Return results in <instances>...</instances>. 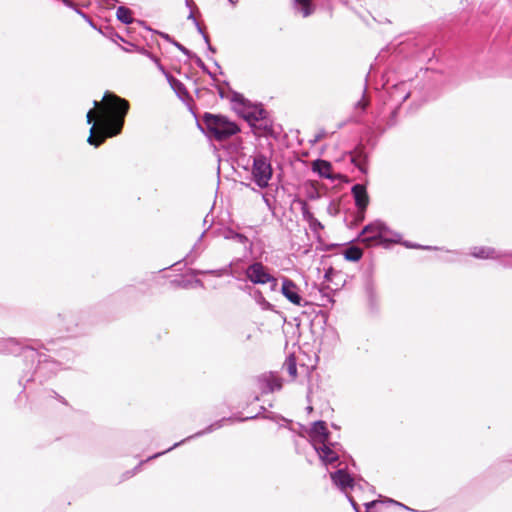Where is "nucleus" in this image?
<instances>
[{
	"mask_svg": "<svg viewBox=\"0 0 512 512\" xmlns=\"http://www.w3.org/2000/svg\"><path fill=\"white\" fill-rule=\"evenodd\" d=\"M194 60H195V63L196 65L204 72L206 73L207 75H209L213 80L216 79L215 77V74L212 73L209 68L205 65V63L202 61V59L196 55V54H193L192 57Z\"/></svg>",
	"mask_w": 512,
	"mask_h": 512,
	"instance_id": "c756f323",
	"label": "nucleus"
},
{
	"mask_svg": "<svg viewBox=\"0 0 512 512\" xmlns=\"http://www.w3.org/2000/svg\"><path fill=\"white\" fill-rule=\"evenodd\" d=\"M364 92H366V87L364 88ZM369 105V101L365 98V93H363L362 99H360L356 104L355 108L365 111L367 106Z\"/></svg>",
	"mask_w": 512,
	"mask_h": 512,
	"instance_id": "c9c22d12",
	"label": "nucleus"
},
{
	"mask_svg": "<svg viewBox=\"0 0 512 512\" xmlns=\"http://www.w3.org/2000/svg\"><path fill=\"white\" fill-rule=\"evenodd\" d=\"M387 233H391L387 225L380 220H376L365 225L356 240L370 247L380 242H388V240L384 238V235Z\"/></svg>",
	"mask_w": 512,
	"mask_h": 512,
	"instance_id": "39448f33",
	"label": "nucleus"
},
{
	"mask_svg": "<svg viewBox=\"0 0 512 512\" xmlns=\"http://www.w3.org/2000/svg\"><path fill=\"white\" fill-rule=\"evenodd\" d=\"M394 238L389 240V242L392 243H400L401 242V234L399 233H393Z\"/></svg>",
	"mask_w": 512,
	"mask_h": 512,
	"instance_id": "603ef678",
	"label": "nucleus"
},
{
	"mask_svg": "<svg viewBox=\"0 0 512 512\" xmlns=\"http://www.w3.org/2000/svg\"><path fill=\"white\" fill-rule=\"evenodd\" d=\"M86 121L88 124L94 123V110L90 109L86 115Z\"/></svg>",
	"mask_w": 512,
	"mask_h": 512,
	"instance_id": "a18cd8bd",
	"label": "nucleus"
},
{
	"mask_svg": "<svg viewBox=\"0 0 512 512\" xmlns=\"http://www.w3.org/2000/svg\"><path fill=\"white\" fill-rule=\"evenodd\" d=\"M195 249H196V245H194V247L192 248V250H191L190 254H188V255L186 256V258H187V259H189L191 263H192V262L194 261V259L196 258V256H194L193 258H191V254L193 253V251H194Z\"/></svg>",
	"mask_w": 512,
	"mask_h": 512,
	"instance_id": "052dcab7",
	"label": "nucleus"
},
{
	"mask_svg": "<svg viewBox=\"0 0 512 512\" xmlns=\"http://www.w3.org/2000/svg\"><path fill=\"white\" fill-rule=\"evenodd\" d=\"M301 213L303 219L308 223L315 218L314 214L310 211L309 206L305 201H301Z\"/></svg>",
	"mask_w": 512,
	"mask_h": 512,
	"instance_id": "2f4dec72",
	"label": "nucleus"
},
{
	"mask_svg": "<svg viewBox=\"0 0 512 512\" xmlns=\"http://www.w3.org/2000/svg\"><path fill=\"white\" fill-rule=\"evenodd\" d=\"M155 33L159 34L163 39H165L167 42L173 44V41H175L169 34L167 33H164V32H160V31H155Z\"/></svg>",
	"mask_w": 512,
	"mask_h": 512,
	"instance_id": "c03bdc74",
	"label": "nucleus"
},
{
	"mask_svg": "<svg viewBox=\"0 0 512 512\" xmlns=\"http://www.w3.org/2000/svg\"><path fill=\"white\" fill-rule=\"evenodd\" d=\"M377 504V501L376 500H373V501H369L367 503L364 504L365 508H366V512H369V510L374 507L375 505Z\"/></svg>",
	"mask_w": 512,
	"mask_h": 512,
	"instance_id": "3c124183",
	"label": "nucleus"
},
{
	"mask_svg": "<svg viewBox=\"0 0 512 512\" xmlns=\"http://www.w3.org/2000/svg\"><path fill=\"white\" fill-rule=\"evenodd\" d=\"M225 239L235 240L238 243L245 244L248 242V237L244 234L235 232L232 229H228L224 235Z\"/></svg>",
	"mask_w": 512,
	"mask_h": 512,
	"instance_id": "c85d7f7f",
	"label": "nucleus"
},
{
	"mask_svg": "<svg viewBox=\"0 0 512 512\" xmlns=\"http://www.w3.org/2000/svg\"><path fill=\"white\" fill-rule=\"evenodd\" d=\"M188 19H189V20H192V21H193V23H194V25L196 24V22H198V20H197V19L195 18V16H194V13H193V11H192V10L190 11V13H189V15H188Z\"/></svg>",
	"mask_w": 512,
	"mask_h": 512,
	"instance_id": "bf43d9fd",
	"label": "nucleus"
},
{
	"mask_svg": "<svg viewBox=\"0 0 512 512\" xmlns=\"http://www.w3.org/2000/svg\"><path fill=\"white\" fill-rule=\"evenodd\" d=\"M295 9L303 17H308L313 14L315 6L312 4V0H294Z\"/></svg>",
	"mask_w": 512,
	"mask_h": 512,
	"instance_id": "5701e85b",
	"label": "nucleus"
},
{
	"mask_svg": "<svg viewBox=\"0 0 512 512\" xmlns=\"http://www.w3.org/2000/svg\"><path fill=\"white\" fill-rule=\"evenodd\" d=\"M410 84L408 82L402 81L395 85H393L389 90V98L396 105L400 106L403 102H405L410 96Z\"/></svg>",
	"mask_w": 512,
	"mask_h": 512,
	"instance_id": "9b49d317",
	"label": "nucleus"
},
{
	"mask_svg": "<svg viewBox=\"0 0 512 512\" xmlns=\"http://www.w3.org/2000/svg\"><path fill=\"white\" fill-rule=\"evenodd\" d=\"M310 435L315 438V441L325 443L329 441L330 432L327 429L326 422L323 420L315 421L310 429Z\"/></svg>",
	"mask_w": 512,
	"mask_h": 512,
	"instance_id": "dca6fc26",
	"label": "nucleus"
},
{
	"mask_svg": "<svg viewBox=\"0 0 512 512\" xmlns=\"http://www.w3.org/2000/svg\"><path fill=\"white\" fill-rule=\"evenodd\" d=\"M218 93H219V96H220L221 98H224V97H225L224 90H223L221 87H218Z\"/></svg>",
	"mask_w": 512,
	"mask_h": 512,
	"instance_id": "338daca9",
	"label": "nucleus"
},
{
	"mask_svg": "<svg viewBox=\"0 0 512 512\" xmlns=\"http://www.w3.org/2000/svg\"><path fill=\"white\" fill-rule=\"evenodd\" d=\"M313 172L317 173L320 177L326 179H333L332 164L323 159H317L312 163Z\"/></svg>",
	"mask_w": 512,
	"mask_h": 512,
	"instance_id": "6ab92c4d",
	"label": "nucleus"
},
{
	"mask_svg": "<svg viewBox=\"0 0 512 512\" xmlns=\"http://www.w3.org/2000/svg\"><path fill=\"white\" fill-rule=\"evenodd\" d=\"M389 502H390V503H393V504H395V505H398V506H400V507H402V508H404V509H406V510H410V508H409V507H407L406 505H404V504H402V503H400V502H397V501H395V500H393V499H389Z\"/></svg>",
	"mask_w": 512,
	"mask_h": 512,
	"instance_id": "13d9d810",
	"label": "nucleus"
},
{
	"mask_svg": "<svg viewBox=\"0 0 512 512\" xmlns=\"http://www.w3.org/2000/svg\"><path fill=\"white\" fill-rule=\"evenodd\" d=\"M116 2H118V0H100V3L108 8L114 7Z\"/></svg>",
	"mask_w": 512,
	"mask_h": 512,
	"instance_id": "49530a36",
	"label": "nucleus"
},
{
	"mask_svg": "<svg viewBox=\"0 0 512 512\" xmlns=\"http://www.w3.org/2000/svg\"><path fill=\"white\" fill-rule=\"evenodd\" d=\"M153 62L156 64L157 68L159 69V71L162 72V74L167 78V75H171L166 69L165 67L161 64L160 60L158 57L156 58H153Z\"/></svg>",
	"mask_w": 512,
	"mask_h": 512,
	"instance_id": "ea45409f",
	"label": "nucleus"
},
{
	"mask_svg": "<svg viewBox=\"0 0 512 512\" xmlns=\"http://www.w3.org/2000/svg\"><path fill=\"white\" fill-rule=\"evenodd\" d=\"M264 418L265 419H269V420H273V421H275L276 419H281L283 421L289 422V420H287L286 418H284L282 416H279V415H276L274 413H270L268 415H265Z\"/></svg>",
	"mask_w": 512,
	"mask_h": 512,
	"instance_id": "37998d69",
	"label": "nucleus"
},
{
	"mask_svg": "<svg viewBox=\"0 0 512 512\" xmlns=\"http://www.w3.org/2000/svg\"><path fill=\"white\" fill-rule=\"evenodd\" d=\"M53 393V397H55L56 399H58L61 403L63 404H67L66 400L59 394H57L55 391H52Z\"/></svg>",
	"mask_w": 512,
	"mask_h": 512,
	"instance_id": "4d7b16f0",
	"label": "nucleus"
},
{
	"mask_svg": "<svg viewBox=\"0 0 512 512\" xmlns=\"http://www.w3.org/2000/svg\"><path fill=\"white\" fill-rule=\"evenodd\" d=\"M347 499H348V501L350 502V504H351V506L353 507V509H356V508H358V507H359V506H358V504H357V502L354 500V498H353L352 496L347 495Z\"/></svg>",
	"mask_w": 512,
	"mask_h": 512,
	"instance_id": "864d4df0",
	"label": "nucleus"
},
{
	"mask_svg": "<svg viewBox=\"0 0 512 512\" xmlns=\"http://www.w3.org/2000/svg\"><path fill=\"white\" fill-rule=\"evenodd\" d=\"M116 17L121 23L126 24V25H129L133 22H137L140 25H144V21L135 20L132 17V11L125 6L118 7L117 12H116Z\"/></svg>",
	"mask_w": 512,
	"mask_h": 512,
	"instance_id": "4be33fe9",
	"label": "nucleus"
},
{
	"mask_svg": "<svg viewBox=\"0 0 512 512\" xmlns=\"http://www.w3.org/2000/svg\"><path fill=\"white\" fill-rule=\"evenodd\" d=\"M365 292L371 309H375L377 304V293L374 285L372 283H367Z\"/></svg>",
	"mask_w": 512,
	"mask_h": 512,
	"instance_id": "bb28decb",
	"label": "nucleus"
},
{
	"mask_svg": "<svg viewBox=\"0 0 512 512\" xmlns=\"http://www.w3.org/2000/svg\"><path fill=\"white\" fill-rule=\"evenodd\" d=\"M398 109H399V106L396 105L393 110L391 111V114H390V119L387 123L388 127H392L393 125L396 124V116H397V113H398Z\"/></svg>",
	"mask_w": 512,
	"mask_h": 512,
	"instance_id": "4c0bfd02",
	"label": "nucleus"
},
{
	"mask_svg": "<svg viewBox=\"0 0 512 512\" xmlns=\"http://www.w3.org/2000/svg\"><path fill=\"white\" fill-rule=\"evenodd\" d=\"M284 366L286 367V370H287L288 374L292 377V379L296 378L297 364H296V358L293 354H290L286 358Z\"/></svg>",
	"mask_w": 512,
	"mask_h": 512,
	"instance_id": "cd10ccee",
	"label": "nucleus"
},
{
	"mask_svg": "<svg viewBox=\"0 0 512 512\" xmlns=\"http://www.w3.org/2000/svg\"><path fill=\"white\" fill-rule=\"evenodd\" d=\"M178 285L182 288H188L192 285V281L182 280L178 282Z\"/></svg>",
	"mask_w": 512,
	"mask_h": 512,
	"instance_id": "8fccbe9b",
	"label": "nucleus"
},
{
	"mask_svg": "<svg viewBox=\"0 0 512 512\" xmlns=\"http://www.w3.org/2000/svg\"><path fill=\"white\" fill-rule=\"evenodd\" d=\"M98 32L113 42H116V40L125 41L124 38L120 36L111 26H100Z\"/></svg>",
	"mask_w": 512,
	"mask_h": 512,
	"instance_id": "a878e982",
	"label": "nucleus"
},
{
	"mask_svg": "<svg viewBox=\"0 0 512 512\" xmlns=\"http://www.w3.org/2000/svg\"><path fill=\"white\" fill-rule=\"evenodd\" d=\"M351 162L360 170V172L367 173L368 156L363 147H357L352 154Z\"/></svg>",
	"mask_w": 512,
	"mask_h": 512,
	"instance_id": "aec40b11",
	"label": "nucleus"
},
{
	"mask_svg": "<svg viewBox=\"0 0 512 512\" xmlns=\"http://www.w3.org/2000/svg\"><path fill=\"white\" fill-rule=\"evenodd\" d=\"M240 289L250 295V292L255 290L256 288H254L251 285L246 284L245 286H240Z\"/></svg>",
	"mask_w": 512,
	"mask_h": 512,
	"instance_id": "09e8293b",
	"label": "nucleus"
},
{
	"mask_svg": "<svg viewBox=\"0 0 512 512\" xmlns=\"http://www.w3.org/2000/svg\"><path fill=\"white\" fill-rule=\"evenodd\" d=\"M325 136H326V132L324 130H321L314 136L313 139L310 140V143L315 144V143L319 142L320 140H322Z\"/></svg>",
	"mask_w": 512,
	"mask_h": 512,
	"instance_id": "a19ab883",
	"label": "nucleus"
},
{
	"mask_svg": "<svg viewBox=\"0 0 512 512\" xmlns=\"http://www.w3.org/2000/svg\"><path fill=\"white\" fill-rule=\"evenodd\" d=\"M85 21H86V22H87V23H88V24H89L93 29H95V30H97V31H98L99 27H97V26L95 25V23L92 21V19H91L89 16H87V18H85Z\"/></svg>",
	"mask_w": 512,
	"mask_h": 512,
	"instance_id": "6e6d98bb",
	"label": "nucleus"
},
{
	"mask_svg": "<svg viewBox=\"0 0 512 512\" xmlns=\"http://www.w3.org/2000/svg\"><path fill=\"white\" fill-rule=\"evenodd\" d=\"M173 45L179 50L181 51L184 55L188 56V57H192V55L194 53H192L189 49H187L185 46H183L181 43L177 42L176 40L173 41Z\"/></svg>",
	"mask_w": 512,
	"mask_h": 512,
	"instance_id": "e433bc0d",
	"label": "nucleus"
},
{
	"mask_svg": "<svg viewBox=\"0 0 512 512\" xmlns=\"http://www.w3.org/2000/svg\"><path fill=\"white\" fill-rule=\"evenodd\" d=\"M252 179L261 189L267 188L273 175V169L269 159L264 154H257L252 162Z\"/></svg>",
	"mask_w": 512,
	"mask_h": 512,
	"instance_id": "423d86ee",
	"label": "nucleus"
},
{
	"mask_svg": "<svg viewBox=\"0 0 512 512\" xmlns=\"http://www.w3.org/2000/svg\"><path fill=\"white\" fill-rule=\"evenodd\" d=\"M401 243L406 248L424 249V250H436V249H438L437 247H434V246H423V245L416 244V243H413V242H410V241H403Z\"/></svg>",
	"mask_w": 512,
	"mask_h": 512,
	"instance_id": "473e14b6",
	"label": "nucleus"
},
{
	"mask_svg": "<svg viewBox=\"0 0 512 512\" xmlns=\"http://www.w3.org/2000/svg\"><path fill=\"white\" fill-rule=\"evenodd\" d=\"M504 257L512 258V251H502V258Z\"/></svg>",
	"mask_w": 512,
	"mask_h": 512,
	"instance_id": "680f3d73",
	"label": "nucleus"
},
{
	"mask_svg": "<svg viewBox=\"0 0 512 512\" xmlns=\"http://www.w3.org/2000/svg\"><path fill=\"white\" fill-rule=\"evenodd\" d=\"M250 127L253 134L256 136H272L274 134L273 122L268 114L263 115V119H259V121L255 122Z\"/></svg>",
	"mask_w": 512,
	"mask_h": 512,
	"instance_id": "2eb2a0df",
	"label": "nucleus"
},
{
	"mask_svg": "<svg viewBox=\"0 0 512 512\" xmlns=\"http://www.w3.org/2000/svg\"><path fill=\"white\" fill-rule=\"evenodd\" d=\"M195 27H196L197 31L202 35L203 40L205 41V43H206V44H209V36H208V34L204 31L203 27L200 25V23H199V22H196Z\"/></svg>",
	"mask_w": 512,
	"mask_h": 512,
	"instance_id": "58836bf2",
	"label": "nucleus"
},
{
	"mask_svg": "<svg viewBox=\"0 0 512 512\" xmlns=\"http://www.w3.org/2000/svg\"><path fill=\"white\" fill-rule=\"evenodd\" d=\"M338 443H321L320 445H314V449L319 455L320 459L324 464H332L339 459L338 453L333 449Z\"/></svg>",
	"mask_w": 512,
	"mask_h": 512,
	"instance_id": "f8f14e48",
	"label": "nucleus"
},
{
	"mask_svg": "<svg viewBox=\"0 0 512 512\" xmlns=\"http://www.w3.org/2000/svg\"><path fill=\"white\" fill-rule=\"evenodd\" d=\"M189 274H191L193 276L207 275V274L219 275L216 270H198V269H190Z\"/></svg>",
	"mask_w": 512,
	"mask_h": 512,
	"instance_id": "f704fd0d",
	"label": "nucleus"
},
{
	"mask_svg": "<svg viewBox=\"0 0 512 512\" xmlns=\"http://www.w3.org/2000/svg\"><path fill=\"white\" fill-rule=\"evenodd\" d=\"M238 113L243 119H245L249 126L263 119V115H267L268 112L263 108L262 104H251L245 106V108H238Z\"/></svg>",
	"mask_w": 512,
	"mask_h": 512,
	"instance_id": "9d476101",
	"label": "nucleus"
},
{
	"mask_svg": "<svg viewBox=\"0 0 512 512\" xmlns=\"http://www.w3.org/2000/svg\"><path fill=\"white\" fill-rule=\"evenodd\" d=\"M192 284L195 285L196 287H204L203 281L199 278L194 279V281H192Z\"/></svg>",
	"mask_w": 512,
	"mask_h": 512,
	"instance_id": "5fc2aeb1",
	"label": "nucleus"
},
{
	"mask_svg": "<svg viewBox=\"0 0 512 512\" xmlns=\"http://www.w3.org/2000/svg\"><path fill=\"white\" fill-rule=\"evenodd\" d=\"M167 81H168L170 87L173 89V91L176 93V95L181 100H185L186 98L189 97V93H188L185 85L180 80H178L177 78H175L172 75H167Z\"/></svg>",
	"mask_w": 512,
	"mask_h": 512,
	"instance_id": "412c9836",
	"label": "nucleus"
},
{
	"mask_svg": "<svg viewBox=\"0 0 512 512\" xmlns=\"http://www.w3.org/2000/svg\"><path fill=\"white\" fill-rule=\"evenodd\" d=\"M197 127L209 139L217 141L226 140L240 132V127L226 116L205 112L201 120H197Z\"/></svg>",
	"mask_w": 512,
	"mask_h": 512,
	"instance_id": "7ed1b4c3",
	"label": "nucleus"
},
{
	"mask_svg": "<svg viewBox=\"0 0 512 512\" xmlns=\"http://www.w3.org/2000/svg\"><path fill=\"white\" fill-rule=\"evenodd\" d=\"M185 4L190 9H192V7L195 6V4L192 0H185Z\"/></svg>",
	"mask_w": 512,
	"mask_h": 512,
	"instance_id": "0e129e2a",
	"label": "nucleus"
},
{
	"mask_svg": "<svg viewBox=\"0 0 512 512\" xmlns=\"http://www.w3.org/2000/svg\"><path fill=\"white\" fill-rule=\"evenodd\" d=\"M345 260L350 262H358L363 256V250L355 245H351L343 252Z\"/></svg>",
	"mask_w": 512,
	"mask_h": 512,
	"instance_id": "b1692460",
	"label": "nucleus"
},
{
	"mask_svg": "<svg viewBox=\"0 0 512 512\" xmlns=\"http://www.w3.org/2000/svg\"><path fill=\"white\" fill-rule=\"evenodd\" d=\"M246 278L253 284H266L271 281V274L262 262H253L245 269Z\"/></svg>",
	"mask_w": 512,
	"mask_h": 512,
	"instance_id": "6e6552de",
	"label": "nucleus"
},
{
	"mask_svg": "<svg viewBox=\"0 0 512 512\" xmlns=\"http://www.w3.org/2000/svg\"><path fill=\"white\" fill-rule=\"evenodd\" d=\"M231 102L239 105L240 108H245V106L250 103L241 93L238 92H233Z\"/></svg>",
	"mask_w": 512,
	"mask_h": 512,
	"instance_id": "7c9ffc66",
	"label": "nucleus"
},
{
	"mask_svg": "<svg viewBox=\"0 0 512 512\" xmlns=\"http://www.w3.org/2000/svg\"><path fill=\"white\" fill-rule=\"evenodd\" d=\"M207 48H208V50H209L210 52H212V53H215V52H216L215 47H213L210 43H209V44H207Z\"/></svg>",
	"mask_w": 512,
	"mask_h": 512,
	"instance_id": "774afa93",
	"label": "nucleus"
},
{
	"mask_svg": "<svg viewBox=\"0 0 512 512\" xmlns=\"http://www.w3.org/2000/svg\"><path fill=\"white\" fill-rule=\"evenodd\" d=\"M0 353L22 355V370L18 382L24 390H32L36 384L43 385L57 372L66 368L62 361L16 338H0Z\"/></svg>",
	"mask_w": 512,
	"mask_h": 512,
	"instance_id": "f257e3e1",
	"label": "nucleus"
},
{
	"mask_svg": "<svg viewBox=\"0 0 512 512\" xmlns=\"http://www.w3.org/2000/svg\"><path fill=\"white\" fill-rule=\"evenodd\" d=\"M260 413L256 414V415H252V416H248V417H242V418H236V417H224L218 421H215L214 423L208 425L205 429L203 430H200L196 433H194L193 435H190L188 436L187 438L173 444V446L169 447L168 449L162 451V452H158V453H155L154 455L148 457L146 460L144 461H141L133 470L131 471H127L123 476H124V479H128L129 477H132L133 475H135L141 465L145 462H148L152 459H156L162 455H164L165 453L167 452H170L171 450L181 446L182 444L186 443L187 441H190L192 439H195V438H199L201 436H204L206 434H209V433H212L214 432L215 430H218L220 428H222L224 426L225 423H233L235 421H239V422H244V421H247V420H252V419H255L259 416Z\"/></svg>",
	"mask_w": 512,
	"mask_h": 512,
	"instance_id": "20e7f679",
	"label": "nucleus"
},
{
	"mask_svg": "<svg viewBox=\"0 0 512 512\" xmlns=\"http://www.w3.org/2000/svg\"><path fill=\"white\" fill-rule=\"evenodd\" d=\"M124 292L133 293V292H135V288L133 286H128L124 289Z\"/></svg>",
	"mask_w": 512,
	"mask_h": 512,
	"instance_id": "69168bd1",
	"label": "nucleus"
},
{
	"mask_svg": "<svg viewBox=\"0 0 512 512\" xmlns=\"http://www.w3.org/2000/svg\"><path fill=\"white\" fill-rule=\"evenodd\" d=\"M330 477L332 482L342 491L348 488L353 489L356 485L353 477L345 469H338L332 472Z\"/></svg>",
	"mask_w": 512,
	"mask_h": 512,
	"instance_id": "ddd939ff",
	"label": "nucleus"
},
{
	"mask_svg": "<svg viewBox=\"0 0 512 512\" xmlns=\"http://www.w3.org/2000/svg\"><path fill=\"white\" fill-rule=\"evenodd\" d=\"M257 385L262 394L279 391L282 388V380L274 374H263L257 378Z\"/></svg>",
	"mask_w": 512,
	"mask_h": 512,
	"instance_id": "1a4fd4ad",
	"label": "nucleus"
},
{
	"mask_svg": "<svg viewBox=\"0 0 512 512\" xmlns=\"http://www.w3.org/2000/svg\"><path fill=\"white\" fill-rule=\"evenodd\" d=\"M58 319L61 321L62 328L67 332H74L79 326V315L72 311H66L58 314Z\"/></svg>",
	"mask_w": 512,
	"mask_h": 512,
	"instance_id": "a211bd4d",
	"label": "nucleus"
},
{
	"mask_svg": "<svg viewBox=\"0 0 512 512\" xmlns=\"http://www.w3.org/2000/svg\"><path fill=\"white\" fill-rule=\"evenodd\" d=\"M308 224L311 231L314 233H318L320 230L324 229L323 224L317 218H314Z\"/></svg>",
	"mask_w": 512,
	"mask_h": 512,
	"instance_id": "72a5a7b5",
	"label": "nucleus"
},
{
	"mask_svg": "<svg viewBox=\"0 0 512 512\" xmlns=\"http://www.w3.org/2000/svg\"><path fill=\"white\" fill-rule=\"evenodd\" d=\"M470 255L478 259H500L502 251L487 246H474L471 248Z\"/></svg>",
	"mask_w": 512,
	"mask_h": 512,
	"instance_id": "f3484780",
	"label": "nucleus"
},
{
	"mask_svg": "<svg viewBox=\"0 0 512 512\" xmlns=\"http://www.w3.org/2000/svg\"><path fill=\"white\" fill-rule=\"evenodd\" d=\"M74 10H75V12H76L77 14H79L80 16H82L84 19H85V18H87V16H88V15H87V14H85V13H83V12H82L81 10H79L78 8H76V7H75V8H74Z\"/></svg>",
	"mask_w": 512,
	"mask_h": 512,
	"instance_id": "e2e57ef3",
	"label": "nucleus"
},
{
	"mask_svg": "<svg viewBox=\"0 0 512 512\" xmlns=\"http://www.w3.org/2000/svg\"><path fill=\"white\" fill-rule=\"evenodd\" d=\"M266 284H269V287H270L271 291H276L277 290L278 281H277V279L273 275H271V281H268Z\"/></svg>",
	"mask_w": 512,
	"mask_h": 512,
	"instance_id": "79ce46f5",
	"label": "nucleus"
},
{
	"mask_svg": "<svg viewBox=\"0 0 512 512\" xmlns=\"http://www.w3.org/2000/svg\"><path fill=\"white\" fill-rule=\"evenodd\" d=\"M281 293L291 303L295 305H301L302 297L298 293L297 285L289 278L284 277L281 287Z\"/></svg>",
	"mask_w": 512,
	"mask_h": 512,
	"instance_id": "4468645a",
	"label": "nucleus"
},
{
	"mask_svg": "<svg viewBox=\"0 0 512 512\" xmlns=\"http://www.w3.org/2000/svg\"><path fill=\"white\" fill-rule=\"evenodd\" d=\"M139 52L145 56H147L148 58H150L152 61H153V58H156L155 55L151 54L148 50L144 49V48H141L139 49Z\"/></svg>",
	"mask_w": 512,
	"mask_h": 512,
	"instance_id": "de8ad7c7",
	"label": "nucleus"
},
{
	"mask_svg": "<svg viewBox=\"0 0 512 512\" xmlns=\"http://www.w3.org/2000/svg\"><path fill=\"white\" fill-rule=\"evenodd\" d=\"M250 296L255 300V302L261 307L262 310H272V305L265 299L259 289L251 291Z\"/></svg>",
	"mask_w": 512,
	"mask_h": 512,
	"instance_id": "393cba45",
	"label": "nucleus"
},
{
	"mask_svg": "<svg viewBox=\"0 0 512 512\" xmlns=\"http://www.w3.org/2000/svg\"><path fill=\"white\" fill-rule=\"evenodd\" d=\"M351 193L353 195L355 205L357 207V216L356 221L362 222L365 218V211L369 204V196L367 193L366 186L363 184H355L351 188Z\"/></svg>",
	"mask_w": 512,
	"mask_h": 512,
	"instance_id": "0eeeda50",
	"label": "nucleus"
},
{
	"mask_svg": "<svg viewBox=\"0 0 512 512\" xmlns=\"http://www.w3.org/2000/svg\"><path fill=\"white\" fill-rule=\"evenodd\" d=\"M102 101L105 111H100L99 124L98 126L92 125L87 139V142L95 147L100 146L107 138L121 133L125 116L130 108L126 99L110 91L104 93Z\"/></svg>",
	"mask_w": 512,
	"mask_h": 512,
	"instance_id": "f03ea898",
	"label": "nucleus"
}]
</instances>
